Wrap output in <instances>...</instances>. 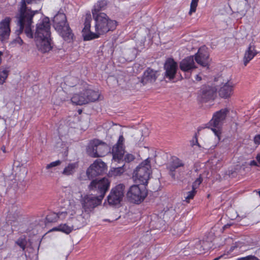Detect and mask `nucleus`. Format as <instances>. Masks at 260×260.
<instances>
[{"label": "nucleus", "instance_id": "obj_1", "mask_svg": "<svg viewBox=\"0 0 260 260\" xmlns=\"http://www.w3.org/2000/svg\"><path fill=\"white\" fill-rule=\"evenodd\" d=\"M110 182L108 178L93 180L88 186L90 191L96 192L98 196L92 194H82L80 199L83 212L88 214L100 205L110 187Z\"/></svg>", "mask_w": 260, "mask_h": 260}, {"label": "nucleus", "instance_id": "obj_2", "mask_svg": "<svg viewBox=\"0 0 260 260\" xmlns=\"http://www.w3.org/2000/svg\"><path fill=\"white\" fill-rule=\"evenodd\" d=\"M42 0H21L18 9V13L16 16L17 19V25L19 27L18 30V34L24 31L26 36L28 38H33V32L32 31V18L34 16L38 13V10L32 11L26 7V2L27 4L37 3Z\"/></svg>", "mask_w": 260, "mask_h": 260}, {"label": "nucleus", "instance_id": "obj_3", "mask_svg": "<svg viewBox=\"0 0 260 260\" xmlns=\"http://www.w3.org/2000/svg\"><path fill=\"white\" fill-rule=\"evenodd\" d=\"M50 24L48 17L44 18L37 24L35 40L38 49L46 53L52 49L50 39Z\"/></svg>", "mask_w": 260, "mask_h": 260}, {"label": "nucleus", "instance_id": "obj_4", "mask_svg": "<svg viewBox=\"0 0 260 260\" xmlns=\"http://www.w3.org/2000/svg\"><path fill=\"white\" fill-rule=\"evenodd\" d=\"M93 18L95 21V32H90L85 36V39L87 40L98 38L101 35L113 31L116 27L117 22L110 19L104 13H100Z\"/></svg>", "mask_w": 260, "mask_h": 260}, {"label": "nucleus", "instance_id": "obj_5", "mask_svg": "<svg viewBox=\"0 0 260 260\" xmlns=\"http://www.w3.org/2000/svg\"><path fill=\"white\" fill-rule=\"evenodd\" d=\"M68 215V223L75 230L84 226L88 218L81 209L80 205L73 199L69 201Z\"/></svg>", "mask_w": 260, "mask_h": 260}, {"label": "nucleus", "instance_id": "obj_6", "mask_svg": "<svg viewBox=\"0 0 260 260\" xmlns=\"http://www.w3.org/2000/svg\"><path fill=\"white\" fill-rule=\"evenodd\" d=\"M53 25L64 40L69 42L73 40L74 34L63 13L59 12L54 16L53 19Z\"/></svg>", "mask_w": 260, "mask_h": 260}, {"label": "nucleus", "instance_id": "obj_7", "mask_svg": "<svg viewBox=\"0 0 260 260\" xmlns=\"http://www.w3.org/2000/svg\"><path fill=\"white\" fill-rule=\"evenodd\" d=\"M100 94L98 91L85 87L79 93H75L71 98V101L74 104L82 105L90 102H94L98 100Z\"/></svg>", "mask_w": 260, "mask_h": 260}, {"label": "nucleus", "instance_id": "obj_8", "mask_svg": "<svg viewBox=\"0 0 260 260\" xmlns=\"http://www.w3.org/2000/svg\"><path fill=\"white\" fill-rule=\"evenodd\" d=\"M229 112L228 108H224L214 113L212 118L208 123V126L217 137L218 140H220L221 127Z\"/></svg>", "mask_w": 260, "mask_h": 260}, {"label": "nucleus", "instance_id": "obj_9", "mask_svg": "<svg viewBox=\"0 0 260 260\" xmlns=\"http://www.w3.org/2000/svg\"><path fill=\"white\" fill-rule=\"evenodd\" d=\"M150 161L146 159L137 167L133 173L134 180L143 185H147L151 172Z\"/></svg>", "mask_w": 260, "mask_h": 260}, {"label": "nucleus", "instance_id": "obj_10", "mask_svg": "<svg viewBox=\"0 0 260 260\" xmlns=\"http://www.w3.org/2000/svg\"><path fill=\"white\" fill-rule=\"evenodd\" d=\"M109 151L107 144L99 140H93L90 142L87 148V152L92 157L104 156Z\"/></svg>", "mask_w": 260, "mask_h": 260}, {"label": "nucleus", "instance_id": "obj_11", "mask_svg": "<svg viewBox=\"0 0 260 260\" xmlns=\"http://www.w3.org/2000/svg\"><path fill=\"white\" fill-rule=\"evenodd\" d=\"M147 195L144 187L139 185H132L127 192L128 200L133 203L139 204L142 202Z\"/></svg>", "mask_w": 260, "mask_h": 260}, {"label": "nucleus", "instance_id": "obj_12", "mask_svg": "<svg viewBox=\"0 0 260 260\" xmlns=\"http://www.w3.org/2000/svg\"><path fill=\"white\" fill-rule=\"evenodd\" d=\"M125 186L119 184L113 188L107 197V201L110 205H116L121 202L124 196Z\"/></svg>", "mask_w": 260, "mask_h": 260}, {"label": "nucleus", "instance_id": "obj_13", "mask_svg": "<svg viewBox=\"0 0 260 260\" xmlns=\"http://www.w3.org/2000/svg\"><path fill=\"white\" fill-rule=\"evenodd\" d=\"M107 169L106 164L101 159H96L90 166L86 171L87 175L91 179L104 173Z\"/></svg>", "mask_w": 260, "mask_h": 260}, {"label": "nucleus", "instance_id": "obj_14", "mask_svg": "<svg viewBox=\"0 0 260 260\" xmlns=\"http://www.w3.org/2000/svg\"><path fill=\"white\" fill-rule=\"evenodd\" d=\"M165 77L169 80H172L175 78L178 69V64L172 58H169L164 64Z\"/></svg>", "mask_w": 260, "mask_h": 260}, {"label": "nucleus", "instance_id": "obj_15", "mask_svg": "<svg viewBox=\"0 0 260 260\" xmlns=\"http://www.w3.org/2000/svg\"><path fill=\"white\" fill-rule=\"evenodd\" d=\"M124 141V138L122 135L119 136L116 146L113 147L112 149L113 162L120 163L123 162V157L124 152L122 149V145Z\"/></svg>", "mask_w": 260, "mask_h": 260}, {"label": "nucleus", "instance_id": "obj_16", "mask_svg": "<svg viewBox=\"0 0 260 260\" xmlns=\"http://www.w3.org/2000/svg\"><path fill=\"white\" fill-rule=\"evenodd\" d=\"M216 94V89L209 86H203L200 90V97L202 102H207L214 100Z\"/></svg>", "mask_w": 260, "mask_h": 260}, {"label": "nucleus", "instance_id": "obj_17", "mask_svg": "<svg viewBox=\"0 0 260 260\" xmlns=\"http://www.w3.org/2000/svg\"><path fill=\"white\" fill-rule=\"evenodd\" d=\"M193 56H188L182 59L179 63L180 70L184 72H190L196 68Z\"/></svg>", "mask_w": 260, "mask_h": 260}, {"label": "nucleus", "instance_id": "obj_18", "mask_svg": "<svg viewBox=\"0 0 260 260\" xmlns=\"http://www.w3.org/2000/svg\"><path fill=\"white\" fill-rule=\"evenodd\" d=\"M10 18L7 17L0 22V36L2 41L8 39L10 34Z\"/></svg>", "mask_w": 260, "mask_h": 260}, {"label": "nucleus", "instance_id": "obj_19", "mask_svg": "<svg viewBox=\"0 0 260 260\" xmlns=\"http://www.w3.org/2000/svg\"><path fill=\"white\" fill-rule=\"evenodd\" d=\"M209 55L203 49L200 48L194 55V59L200 65L203 67L208 66Z\"/></svg>", "mask_w": 260, "mask_h": 260}, {"label": "nucleus", "instance_id": "obj_20", "mask_svg": "<svg viewBox=\"0 0 260 260\" xmlns=\"http://www.w3.org/2000/svg\"><path fill=\"white\" fill-rule=\"evenodd\" d=\"M157 72L150 68L147 69L143 73L141 82L143 84L155 81L157 77Z\"/></svg>", "mask_w": 260, "mask_h": 260}, {"label": "nucleus", "instance_id": "obj_21", "mask_svg": "<svg viewBox=\"0 0 260 260\" xmlns=\"http://www.w3.org/2000/svg\"><path fill=\"white\" fill-rule=\"evenodd\" d=\"M234 87V84L232 83H225L218 91L219 96L224 99L229 98L233 93Z\"/></svg>", "mask_w": 260, "mask_h": 260}, {"label": "nucleus", "instance_id": "obj_22", "mask_svg": "<svg viewBox=\"0 0 260 260\" xmlns=\"http://www.w3.org/2000/svg\"><path fill=\"white\" fill-rule=\"evenodd\" d=\"M70 96L63 90H59L54 94L52 98L54 104L60 105L63 102L71 100Z\"/></svg>", "mask_w": 260, "mask_h": 260}, {"label": "nucleus", "instance_id": "obj_23", "mask_svg": "<svg viewBox=\"0 0 260 260\" xmlns=\"http://www.w3.org/2000/svg\"><path fill=\"white\" fill-rule=\"evenodd\" d=\"M257 54V51L255 49L254 45L250 44L248 48L245 51L244 56L243 58V61L244 66H246L247 63L253 58V57Z\"/></svg>", "mask_w": 260, "mask_h": 260}, {"label": "nucleus", "instance_id": "obj_24", "mask_svg": "<svg viewBox=\"0 0 260 260\" xmlns=\"http://www.w3.org/2000/svg\"><path fill=\"white\" fill-rule=\"evenodd\" d=\"M211 247V244L204 241H198L196 244L194 252L198 254H201L206 252Z\"/></svg>", "mask_w": 260, "mask_h": 260}, {"label": "nucleus", "instance_id": "obj_25", "mask_svg": "<svg viewBox=\"0 0 260 260\" xmlns=\"http://www.w3.org/2000/svg\"><path fill=\"white\" fill-rule=\"evenodd\" d=\"M73 230H75L73 228L72 225L68 223V221L67 223H66L60 224L57 226L53 228L51 230H50V231H59L66 234H69Z\"/></svg>", "mask_w": 260, "mask_h": 260}, {"label": "nucleus", "instance_id": "obj_26", "mask_svg": "<svg viewBox=\"0 0 260 260\" xmlns=\"http://www.w3.org/2000/svg\"><path fill=\"white\" fill-rule=\"evenodd\" d=\"M164 224V220L159 217L156 214H153L150 216V226L153 229H160Z\"/></svg>", "mask_w": 260, "mask_h": 260}, {"label": "nucleus", "instance_id": "obj_27", "mask_svg": "<svg viewBox=\"0 0 260 260\" xmlns=\"http://www.w3.org/2000/svg\"><path fill=\"white\" fill-rule=\"evenodd\" d=\"M78 168V163L77 162L69 163L64 167L61 174L64 176L73 175Z\"/></svg>", "mask_w": 260, "mask_h": 260}, {"label": "nucleus", "instance_id": "obj_28", "mask_svg": "<svg viewBox=\"0 0 260 260\" xmlns=\"http://www.w3.org/2000/svg\"><path fill=\"white\" fill-rule=\"evenodd\" d=\"M91 21V17L90 13H88L86 14V17L84 22V27L82 30L83 36L84 38V40L86 41H88L85 39V36L90 32H92L90 30V22Z\"/></svg>", "mask_w": 260, "mask_h": 260}, {"label": "nucleus", "instance_id": "obj_29", "mask_svg": "<svg viewBox=\"0 0 260 260\" xmlns=\"http://www.w3.org/2000/svg\"><path fill=\"white\" fill-rule=\"evenodd\" d=\"M106 5V2L104 0L99 1L94 5L92 9V16H95L98 15L100 13V11L103 10Z\"/></svg>", "mask_w": 260, "mask_h": 260}, {"label": "nucleus", "instance_id": "obj_30", "mask_svg": "<svg viewBox=\"0 0 260 260\" xmlns=\"http://www.w3.org/2000/svg\"><path fill=\"white\" fill-rule=\"evenodd\" d=\"M183 166L182 160L176 157H172V160L169 167V170L173 172L176 169Z\"/></svg>", "mask_w": 260, "mask_h": 260}, {"label": "nucleus", "instance_id": "obj_31", "mask_svg": "<svg viewBox=\"0 0 260 260\" xmlns=\"http://www.w3.org/2000/svg\"><path fill=\"white\" fill-rule=\"evenodd\" d=\"M124 165L122 166L112 168L108 173V175L110 177H116L121 175L125 171L124 169Z\"/></svg>", "mask_w": 260, "mask_h": 260}, {"label": "nucleus", "instance_id": "obj_32", "mask_svg": "<svg viewBox=\"0 0 260 260\" xmlns=\"http://www.w3.org/2000/svg\"><path fill=\"white\" fill-rule=\"evenodd\" d=\"M10 72L9 68L5 67L0 69V84H3L8 78Z\"/></svg>", "mask_w": 260, "mask_h": 260}, {"label": "nucleus", "instance_id": "obj_33", "mask_svg": "<svg viewBox=\"0 0 260 260\" xmlns=\"http://www.w3.org/2000/svg\"><path fill=\"white\" fill-rule=\"evenodd\" d=\"M58 219V215L57 213L50 212L46 217V220L47 222H54L57 221Z\"/></svg>", "mask_w": 260, "mask_h": 260}, {"label": "nucleus", "instance_id": "obj_34", "mask_svg": "<svg viewBox=\"0 0 260 260\" xmlns=\"http://www.w3.org/2000/svg\"><path fill=\"white\" fill-rule=\"evenodd\" d=\"M242 243L240 242H236L231 247L230 249L228 251V253L229 255L232 254V253L235 250H239L241 247Z\"/></svg>", "mask_w": 260, "mask_h": 260}, {"label": "nucleus", "instance_id": "obj_35", "mask_svg": "<svg viewBox=\"0 0 260 260\" xmlns=\"http://www.w3.org/2000/svg\"><path fill=\"white\" fill-rule=\"evenodd\" d=\"M199 0H191L190 4V8L189 12V14L191 15L192 13H194L196 11V8L198 6Z\"/></svg>", "mask_w": 260, "mask_h": 260}, {"label": "nucleus", "instance_id": "obj_36", "mask_svg": "<svg viewBox=\"0 0 260 260\" xmlns=\"http://www.w3.org/2000/svg\"><path fill=\"white\" fill-rule=\"evenodd\" d=\"M16 243L18 245H19L20 247L23 250H24L26 246V240L24 238H19L16 242Z\"/></svg>", "mask_w": 260, "mask_h": 260}, {"label": "nucleus", "instance_id": "obj_37", "mask_svg": "<svg viewBox=\"0 0 260 260\" xmlns=\"http://www.w3.org/2000/svg\"><path fill=\"white\" fill-rule=\"evenodd\" d=\"M195 194V189L194 188V185H192V190L188 191L187 196L185 197V201L187 202H189V200L193 199Z\"/></svg>", "mask_w": 260, "mask_h": 260}, {"label": "nucleus", "instance_id": "obj_38", "mask_svg": "<svg viewBox=\"0 0 260 260\" xmlns=\"http://www.w3.org/2000/svg\"><path fill=\"white\" fill-rule=\"evenodd\" d=\"M61 164V161L57 160L56 161L50 162L46 166V169L49 170L52 168L59 166Z\"/></svg>", "mask_w": 260, "mask_h": 260}, {"label": "nucleus", "instance_id": "obj_39", "mask_svg": "<svg viewBox=\"0 0 260 260\" xmlns=\"http://www.w3.org/2000/svg\"><path fill=\"white\" fill-rule=\"evenodd\" d=\"M58 215V219L63 220L65 219L68 215V207H67L66 211L59 212L57 213Z\"/></svg>", "mask_w": 260, "mask_h": 260}, {"label": "nucleus", "instance_id": "obj_40", "mask_svg": "<svg viewBox=\"0 0 260 260\" xmlns=\"http://www.w3.org/2000/svg\"><path fill=\"white\" fill-rule=\"evenodd\" d=\"M23 40L21 39V38L18 37L14 40H13L10 43V45L12 47H14L15 45L17 44H19V45H21L23 44Z\"/></svg>", "mask_w": 260, "mask_h": 260}, {"label": "nucleus", "instance_id": "obj_41", "mask_svg": "<svg viewBox=\"0 0 260 260\" xmlns=\"http://www.w3.org/2000/svg\"><path fill=\"white\" fill-rule=\"evenodd\" d=\"M236 260H259V259L254 255H249L245 257L238 258Z\"/></svg>", "mask_w": 260, "mask_h": 260}, {"label": "nucleus", "instance_id": "obj_42", "mask_svg": "<svg viewBox=\"0 0 260 260\" xmlns=\"http://www.w3.org/2000/svg\"><path fill=\"white\" fill-rule=\"evenodd\" d=\"M135 159L134 156L132 154H127L124 157V161L125 162H131Z\"/></svg>", "mask_w": 260, "mask_h": 260}, {"label": "nucleus", "instance_id": "obj_43", "mask_svg": "<svg viewBox=\"0 0 260 260\" xmlns=\"http://www.w3.org/2000/svg\"><path fill=\"white\" fill-rule=\"evenodd\" d=\"M190 144L191 146H193L194 145H198L199 147H200V145L198 141V139L197 136H194L193 139L190 141Z\"/></svg>", "mask_w": 260, "mask_h": 260}, {"label": "nucleus", "instance_id": "obj_44", "mask_svg": "<svg viewBox=\"0 0 260 260\" xmlns=\"http://www.w3.org/2000/svg\"><path fill=\"white\" fill-rule=\"evenodd\" d=\"M254 142L256 145L260 144V134L257 135L254 137Z\"/></svg>", "mask_w": 260, "mask_h": 260}, {"label": "nucleus", "instance_id": "obj_45", "mask_svg": "<svg viewBox=\"0 0 260 260\" xmlns=\"http://www.w3.org/2000/svg\"><path fill=\"white\" fill-rule=\"evenodd\" d=\"M210 162H211V164H212V165H214L215 163H216V165L217 166L218 165V164H219L220 162V160L219 159L218 160H216V158H213V159H211L210 160Z\"/></svg>", "mask_w": 260, "mask_h": 260}, {"label": "nucleus", "instance_id": "obj_46", "mask_svg": "<svg viewBox=\"0 0 260 260\" xmlns=\"http://www.w3.org/2000/svg\"><path fill=\"white\" fill-rule=\"evenodd\" d=\"M76 80L75 78H73V77H70L68 79V80L67 81V82L68 83V84L69 86H71V87H73L74 85L72 84H70V81H73V80Z\"/></svg>", "mask_w": 260, "mask_h": 260}, {"label": "nucleus", "instance_id": "obj_47", "mask_svg": "<svg viewBox=\"0 0 260 260\" xmlns=\"http://www.w3.org/2000/svg\"><path fill=\"white\" fill-rule=\"evenodd\" d=\"M249 165L251 166H257V164L254 160L250 161Z\"/></svg>", "mask_w": 260, "mask_h": 260}, {"label": "nucleus", "instance_id": "obj_48", "mask_svg": "<svg viewBox=\"0 0 260 260\" xmlns=\"http://www.w3.org/2000/svg\"><path fill=\"white\" fill-rule=\"evenodd\" d=\"M201 182H202V180L200 178L199 179H197L195 181L193 185H194V186L195 185V184L199 185V184H201Z\"/></svg>", "mask_w": 260, "mask_h": 260}, {"label": "nucleus", "instance_id": "obj_49", "mask_svg": "<svg viewBox=\"0 0 260 260\" xmlns=\"http://www.w3.org/2000/svg\"><path fill=\"white\" fill-rule=\"evenodd\" d=\"M196 80L198 81H200L202 80V77L199 75H197L196 76Z\"/></svg>", "mask_w": 260, "mask_h": 260}, {"label": "nucleus", "instance_id": "obj_50", "mask_svg": "<svg viewBox=\"0 0 260 260\" xmlns=\"http://www.w3.org/2000/svg\"><path fill=\"white\" fill-rule=\"evenodd\" d=\"M256 158L257 161L260 164V154H258L256 156Z\"/></svg>", "mask_w": 260, "mask_h": 260}, {"label": "nucleus", "instance_id": "obj_51", "mask_svg": "<svg viewBox=\"0 0 260 260\" xmlns=\"http://www.w3.org/2000/svg\"><path fill=\"white\" fill-rule=\"evenodd\" d=\"M18 169H19V167H18V166H15V167L13 168V170H14V171H16Z\"/></svg>", "mask_w": 260, "mask_h": 260}, {"label": "nucleus", "instance_id": "obj_52", "mask_svg": "<svg viewBox=\"0 0 260 260\" xmlns=\"http://www.w3.org/2000/svg\"><path fill=\"white\" fill-rule=\"evenodd\" d=\"M222 256V255H221L220 256L215 258L213 260H219Z\"/></svg>", "mask_w": 260, "mask_h": 260}, {"label": "nucleus", "instance_id": "obj_53", "mask_svg": "<svg viewBox=\"0 0 260 260\" xmlns=\"http://www.w3.org/2000/svg\"><path fill=\"white\" fill-rule=\"evenodd\" d=\"M220 165H219V166H217L215 168V169H216L217 168L220 167Z\"/></svg>", "mask_w": 260, "mask_h": 260}]
</instances>
